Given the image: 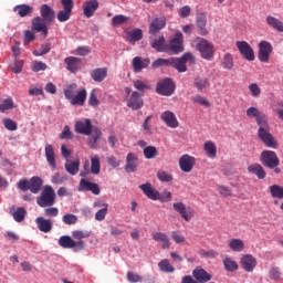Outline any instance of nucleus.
<instances>
[{
  "label": "nucleus",
  "mask_w": 283,
  "mask_h": 283,
  "mask_svg": "<svg viewBox=\"0 0 283 283\" xmlns=\"http://www.w3.org/2000/svg\"><path fill=\"white\" fill-rule=\"evenodd\" d=\"M76 90H78V85L75 83L67 85L64 88V96L71 105L83 107L87 101V90L81 88L78 92Z\"/></svg>",
  "instance_id": "nucleus-1"
},
{
  "label": "nucleus",
  "mask_w": 283,
  "mask_h": 283,
  "mask_svg": "<svg viewBox=\"0 0 283 283\" xmlns=\"http://www.w3.org/2000/svg\"><path fill=\"white\" fill-rule=\"evenodd\" d=\"M258 136L265 147L277 149V139L271 134L268 120L259 125Z\"/></svg>",
  "instance_id": "nucleus-2"
},
{
  "label": "nucleus",
  "mask_w": 283,
  "mask_h": 283,
  "mask_svg": "<svg viewBox=\"0 0 283 283\" xmlns=\"http://www.w3.org/2000/svg\"><path fill=\"white\" fill-rule=\"evenodd\" d=\"M36 202L39 207H42L43 209H45V207L54 206V202H56V192L54 191V188H52V186H44L41 196L36 198Z\"/></svg>",
  "instance_id": "nucleus-3"
},
{
  "label": "nucleus",
  "mask_w": 283,
  "mask_h": 283,
  "mask_svg": "<svg viewBox=\"0 0 283 283\" xmlns=\"http://www.w3.org/2000/svg\"><path fill=\"white\" fill-rule=\"evenodd\" d=\"M196 50L200 53V56L203 57L206 61H211L216 52L211 42H209L205 38L196 39Z\"/></svg>",
  "instance_id": "nucleus-4"
},
{
  "label": "nucleus",
  "mask_w": 283,
  "mask_h": 283,
  "mask_svg": "<svg viewBox=\"0 0 283 283\" xmlns=\"http://www.w3.org/2000/svg\"><path fill=\"white\" fill-rule=\"evenodd\" d=\"M185 38L182 35V32L177 31L175 33V36L170 39L169 43L166 45L167 51L171 54H180V52H185Z\"/></svg>",
  "instance_id": "nucleus-5"
},
{
  "label": "nucleus",
  "mask_w": 283,
  "mask_h": 283,
  "mask_svg": "<svg viewBox=\"0 0 283 283\" xmlns=\"http://www.w3.org/2000/svg\"><path fill=\"white\" fill-rule=\"evenodd\" d=\"M260 163L264 167H268V169H275V167H280V158L273 150H263L260 156Z\"/></svg>",
  "instance_id": "nucleus-6"
},
{
  "label": "nucleus",
  "mask_w": 283,
  "mask_h": 283,
  "mask_svg": "<svg viewBox=\"0 0 283 283\" xmlns=\"http://www.w3.org/2000/svg\"><path fill=\"white\" fill-rule=\"evenodd\" d=\"M125 92L127 94V99H126L127 107L134 111L142 109L144 102H143V97L140 96V93L136 91L132 92V88L129 87H126Z\"/></svg>",
  "instance_id": "nucleus-7"
},
{
  "label": "nucleus",
  "mask_w": 283,
  "mask_h": 283,
  "mask_svg": "<svg viewBox=\"0 0 283 283\" xmlns=\"http://www.w3.org/2000/svg\"><path fill=\"white\" fill-rule=\"evenodd\" d=\"M57 243L62 249H75V251H83L85 249V241H74L70 235H62Z\"/></svg>",
  "instance_id": "nucleus-8"
},
{
  "label": "nucleus",
  "mask_w": 283,
  "mask_h": 283,
  "mask_svg": "<svg viewBox=\"0 0 283 283\" xmlns=\"http://www.w3.org/2000/svg\"><path fill=\"white\" fill-rule=\"evenodd\" d=\"M172 209L174 211L179 213V216L182 218V220H185V222H191L195 214L193 209H191L190 207L187 208V206L182 203V201H177L172 203Z\"/></svg>",
  "instance_id": "nucleus-9"
},
{
  "label": "nucleus",
  "mask_w": 283,
  "mask_h": 283,
  "mask_svg": "<svg viewBox=\"0 0 283 283\" xmlns=\"http://www.w3.org/2000/svg\"><path fill=\"white\" fill-rule=\"evenodd\" d=\"M61 4L63 6V10L57 12V21L60 23H65V21H70V17H72L74 0H61Z\"/></svg>",
  "instance_id": "nucleus-10"
},
{
  "label": "nucleus",
  "mask_w": 283,
  "mask_h": 283,
  "mask_svg": "<svg viewBox=\"0 0 283 283\" xmlns=\"http://www.w3.org/2000/svg\"><path fill=\"white\" fill-rule=\"evenodd\" d=\"M176 90V85L171 78H164L157 83L156 92L160 94V96H171Z\"/></svg>",
  "instance_id": "nucleus-11"
},
{
  "label": "nucleus",
  "mask_w": 283,
  "mask_h": 283,
  "mask_svg": "<svg viewBox=\"0 0 283 283\" xmlns=\"http://www.w3.org/2000/svg\"><path fill=\"white\" fill-rule=\"evenodd\" d=\"M237 49L239 50L241 56L245 59V61H255V52L249 42L247 41H237Z\"/></svg>",
  "instance_id": "nucleus-12"
},
{
  "label": "nucleus",
  "mask_w": 283,
  "mask_h": 283,
  "mask_svg": "<svg viewBox=\"0 0 283 283\" xmlns=\"http://www.w3.org/2000/svg\"><path fill=\"white\" fill-rule=\"evenodd\" d=\"M273 53V45L268 41H261L259 43V53L258 59L261 63H269V59H271V54Z\"/></svg>",
  "instance_id": "nucleus-13"
},
{
  "label": "nucleus",
  "mask_w": 283,
  "mask_h": 283,
  "mask_svg": "<svg viewBox=\"0 0 283 283\" xmlns=\"http://www.w3.org/2000/svg\"><path fill=\"white\" fill-rule=\"evenodd\" d=\"M196 167V157L185 154L179 158V168L184 174H191Z\"/></svg>",
  "instance_id": "nucleus-14"
},
{
  "label": "nucleus",
  "mask_w": 283,
  "mask_h": 283,
  "mask_svg": "<svg viewBox=\"0 0 283 283\" xmlns=\"http://www.w3.org/2000/svg\"><path fill=\"white\" fill-rule=\"evenodd\" d=\"M92 119L82 118L75 123L76 134H82L83 136H92Z\"/></svg>",
  "instance_id": "nucleus-15"
},
{
  "label": "nucleus",
  "mask_w": 283,
  "mask_h": 283,
  "mask_svg": "<svg viewBox=\"0 0 283 283\" xmlns=\"http://www.w3.org/2000/svg\"><path fill=\"white\" fill-rule=\"evenodd\" d=\"M160 118L167 127H170V129H177V127L180 125L178 117H176V114H174L171 111H165L161 113Z\"/></svg>",
  "instance_id": "nucleus-16"
},
{
  "label": "nucleus",
  "mask_w": 283,
  "mask_h": 283,
  "mask_svg": "<svg viewBox=\"0 0 283 283\" xmlns=\"http://www.w3.org/2000/svg\"><path fill=\"white\" fill-rule=\"evenodd\" d=\"M78 191H92L94 196H101V187L96 182L86 179H81Z\"/></svg>",
  "instance_id": "nucleus-17"
},
{
  "label": "nucleus",
  "mask_w": 283,
  "mask_h": 283,
  "mask_svg": "<svg viewBox=\"0 0 283 283\" xmlns=\"http://www.w3.org/2000/svg\"><path fill=\"white\" fill-rule=\"evenodd\" d=\"M241 265L247 273H253L258 266V260L251 254H245L241 258Z\"/></svg>",
  "instance_id": "nucleus-18"
},
{
  "label": "nucleus",
  "mask_w": 283,
  "mask_h": 283,
  "mask_svg": "<svg viewBox=\"0 0 283 283\" xmlns=\"http://www.w3.org/2000/svg\"><path fill=\"white\" fill-rule=\"evenodd\" d=\"M98 10V0H87L83 3V14L86 19H92Z\"/></svg>",
  "instance_id": "nucleus-19"
},
{
  "label": "nucleus",
  "mask_w": 283,
  "mask_h": 283,
  "mask_svg": "<svg viewBox=\"0 0 283 283\" xmlns=\"http://www.w3.org/2000/svg\"><path fill=\"white\" fill-rule=\"evenodd\" d=\"M126 41L130 45H136L138 41H143V30L140 29H132V30H126Z\"/></svg>",
  "instance_id": "nucleus-20"
},
{
  "label": "nucleus",
  "mask_w": 283,
  "mask_h": 283,
  "mask_svg": "<svg viewBox=\"0 0 283 283\" xmlns=\"http://www.w3.org/2000/svg\"><path fill=\"white\" fill-rule=\"evenodd\" d=\"M44 154L46 163L51 167V169H56V154L54 153V146H52V144L45 145Z\"/></svg>",
  "instance_id": "nucleus-21"
},
{
  "label": "nucleus",
  "mask_w": 283,
  "mask_h": 283,
  "mask_svg": "<svg viewBox=\"0 0 283 283\" xmlns=\"http://www.w3.org/2000/svg\"><path fill=\"white\" fill-rule=\"evenodd\" d=\"M139 189H142L143 193L146 196V198H149V200H160V192L154 189L151 184H143L139 186Z\"/></svg>",
  "instance_id": "nucleus-22"
},
{
  "label": "nucleus",
  "mask_w": 283,
  "mask_h": 283,
  "mask_svg": "<svg viewBox=\"0 0 283 283\" xmlns=\"http://www.w3.org/2000/svg\"><path fill=\"white\" fill-rule=\"evenodd\" d=\"M247 117L248 118H256V124L262 125V123H266V115L260 113V109L255 106H251L247 109Z\"/></svg>",
  "instance_id": "nucleus-23"
},
{
  "label": "nucleus",
  "mask_w": 283,
  "mask_h": 283,
  "mask_svg": "<svg viewBox=\"0 0 283 283\" xmlns=\"http://www.w3.org/2000/svg\"><path fill=\"white\" fill-rule=\"evenodd\" d=\"M192 276L199 283H207V282H211V280H212L211 274H209V272H207V270H205L202 268L195 269L192 271Z\"/></svg>",
  "instance_id": "nucleus-24"
},
{
  "label": "nucleus",
  "mask_w": 283,
  "mask_h": 283,
  "mask_svg": "<svg viewBox=\"0 0 283 283\" xmlns=\"http://www.w3.org/2000/svg\"><path fill=\"white\" fill-rule=\"evenodd\" d=\"M32 30L34 32H42L44 34V39L45 36H48V24H45V20H43V18L41 17H35L32 20Z\"/></svg>",
  "instance_id": "nucleus-25"
},
{
  "label": "nucleus",
  "mask_w": 283,
  "mask_h": 283,
  "mask_svg": "<svg viewBox=\"0 0 283 283\" xmlns=\"http://www.w3.org/2000/svg\"><path fill=\"white\" fill-rule=\"evenodd\" d=\"M165 25H167V18H155L149 25L150 34H158V32H160V30H163Z\"/></svg>",
  "instance_id": "nucleus-26"
},
{
  "label": "nucleus",
  "mask_w": 283,
  "mask_h": 283,
  "mask_svg": "<svg viewBox=\"0 0 283 283\" xmlns=\"http://www.w3.org/2000/svg\"><path fill=\"white\" fill-rule=\"evenodd\" d=\"M41 19L45 20L48 23H52L55 19L54 9L48 4H42L40 8Z\"/></svg>",
  "instance_id": "nucleus-27"
},
{
  "label": "nucleus",
  "mask_w": 283,
  "mask_h": 283,
  "mask_svg": "<svg viewBox=\"0 0 283 283\" xmlns=\"http://www.w3.org/2000/svg\"><path fill=\"white\" fill-rule=\"evenodd\" d=\"M248 171L252 174V176H256L259 180H264L266 178V170L260 164H252L248 166Z\"/></svg>",
  "instance_id": "nucleus-28"
},
{
  "label": "nucleus",
  "mask_w": 283,
  "mask_h": 283,
  "mask_svg": "<svg viewBox=\"0 0 283 283\" xmlns=\"http://www.w3.org/2000/svg\"><path fill=\"white\" fill-rule=\"evenodd\" d=\"M138 167V157L134 153H129L126 157L125 169L128 174H134Z\"/></svg>",
  "instance_id": "nucleus-29"
},
{
  "label": "nucleus",
  "mask_w": 283,
  "mask_h": 283,
  "mask_svg": "<svg viewBox=\"0 0 283 283\" xmlns=\"http://www.w3.org/2000/svg\"><path fill=\"white\" fill-rule=\"evenodd\" d=\"M151 61L149 59H143L140 56H136L133 59V70L134 72H143L145 67H149Z\"/></svg>",
  "instance_id": "nucleus-30"
},
{
  "label": "nucleus",
  "mask_w": 283,
  "mask_h": 283,
  "mask_svg": "<svg viewBox=\"0 0 283 283\" xmlns=\"http://www.w3.org/2000/svg\"><path fill=\"white\" fill-rule=\"evenodd\" d=\"M35 223L39 231H42V233H50V231H52V221L50 219L38 217Z\"/></svg>",
  "instance_id": "nucleus-31"
},
{
  "label": "nucleus",
  "mask_w": 283,
  "mask_h": 283,
  "mask_svg": "<svg viewBox=\"0 0 283 283\" xmlns=\"http://www.w3.org/2000/svg\"><path fill=\"white\" fill-rule=\"evenodd\" d=\"M153 240L155 242H161V249H169L171 247V241L165 232H154Z\"/></svg>",
  "instance_id": "nucleus-32"
},
{
  "label": "nucleus",
  "mask_w": 283,
  "mask_h": 283,
  "mask_svg": "<svg viewBox=\"0 0 283 283\" xmlns=\"http://www.w3.org/2000/svg\"><path fill=\"white\" fill-rule=\"evenodd\" d=\"M80 167H81V160L78 159H75L73 161L67 159L64 165L65 171H67L70 176H76V174H78Z\"/></svg>",
  "instance_id": "nucleus-33"
},
{
  "label": "nucleus",
  "mask_w": 283,
  "mask_h": 283,
  "mask_svg": "<svg viewBox=\"0 0 283 283\" xmlns=\"http://www.w3.org/2000/svg\"><path fill=\"white\" fill-rule=\"evenodd\" d=\"M265 22L268 23L269 28H272V30H276V32H283V22L273 17V15H268L265 18Z\"/></svg>",
  "instance_id": "nucleus-34"
},
{
  "label": "nucleus",
  "mask_w": 283,
  "mask_h": 283,
  "mask_svg": "<svg viewBox=\"0 0 283 283\" xmlns=\"http://www.w3.org/2000/svg\"><path fill=\"white\" fill-rule=\"evenodd\" d=\"M91 77L95 83H103L107 78V70L105 67L95 69L91 72Z\"/></svg>",
  "instance_id": "nucleus-35"
},
{
  "label": "nucleus",
  "mask_w": 283,
  "mask_h": 283,
  "mask_svg": "<svg viewBox=\"0 0 283 283\" xmlns=\"http://www.w3.org/2000/svg\"><path fill=\"white\" fill-rule=\"evenodd\" d=\"M228 247L234 253H242L244 251V241L242 239H230Z\"/></svg>",
  "instance_id": "nucleus-36"
},
{
  "label": "nucleus",
  "mask_w": 283,
  "mask_h": 283,
  "mask_svg": "<svg viewBox=\"0 0 283 283\" xmlns=\"http://www.w3.org/2000/svg\"><path fill=\"white\" fill-rule=\"evenodd\" d=\"M203 150L206 151L208 158H211L212 160L218 156V148L216 147V143L211 140H208L203 144Z\"/></svg>",
  "instance_id": "nucleus-37"
},
{
  "label": "nucleus",
  "mask_w": 283,
  "mask_h": 283,
  "mask_svg": "<svg viewBox=\"0 0 283 283\" xmlns=\"http://www.w3.org/2000/svg\"><path fill=\"white\" fill-rule=\"evenodd\" d=\"M41 187H43V179L40 177H32L29 181V191L31 193H39L41 191Z\"/></svg>",
  "instance_id": "nucleus-38"
},
{
  "label": "nucleus",
  "mask_w": 283,
  "mask_h": 283,
  "mask_svg": "<svg viewBox=\"0 0 283 283\" xmlns=\"http://www.w3.org/2000/svg\"><path fill=\"white\" fill-rule=\"evenodd\" d=\"M13 12H17L19 17H28L34 12V8L30 7V4H18L13 8Z\"/></svg>",
  "instance_id": "nucleus-39"
},
{
  "label": "nucleus",
  "mask_w": 283,
  "mask_h": 283,
  "mask_svg": "<svg viewBox=\"0 0 283 283\" xmlns=\"http://www.w3.org/2000/svg\"><path fill=\"white\" fill-rule=\"evenodd\" d=\"M64 63H66L69 72L75 74V72H78V63H81V59L69 56L64 60Z\"/></svg>",
  "instance_id": "nucleus-40"
},
{
  "label": "nucleus",
  "mask_w": 283,
  "mask_h": 283,
  "mask_svg": "<svg viewBox=\"0 0 283 283\" xmlns=\"http://www.w3.org/2000/svg\"><path fill=\"white\" fill-rule=\"evenodd\" d=\"M171 67H175V70H177V72H187V64L185 63L184 60H181V57H172L170 59V64Z\"/></svg>",
  "instance_id": "nucleus-41"
},
{
  "label": "nucleus",
  "mask_w": 283,
  "mask_h": 283,
  "mask_svg": "<svg viewBox=\"0 0 283 283\" xmlns=\"http://www.w3.org/2000/svg\"><path fill=\"white\" fill-rule=\"evenodd\" d=\"M151 48H154V50L157 52H167V43H165V36L159 35L158 39L154 40L151 42Z\"/></svg>",
  "instance_id": "nucleus-42"
},
{
  "label": "nucleus",
  "mask_w": 283,
  "mask_h": 283,
  "mask_svg": "<svg viewBox=\"0 0 283 283\" xmlns=\"http://www.w3.org/2000/svg\"><path fill=\"white\" fill-rule=\"evenodd\" d=\"M91 174H93V176L101 174V157H98V155L91 157Z\"/></svg>",
  "instance_id": "nucleus-43"
},
{
  "label": "nucleus",
  "mask_w": 283,
  "mask_h": 283,
  "mask_svg": "<svg viewBox=\"0 0 283 283\" xmlns=\"http://www.w3.org/2000/svg\"><path fill=\"white\" fill-rule=\"evenodd\" d=\"M158 269L159 271H161V273H174L176 271V268H174V265H171V263L167 259H163L158 263Z\"/></svg>",
  "instance_id": "nucleus-44"
},
{
  "label": "nucleus",
  "mask_w": 283,
  "mask_h": 283,
  "mask_svg": "<svg viewBox=\"0 0 283 283\" xmlns=\"http://www.w3.org/2000/svg\"><path fill=\"white\" fill-rule=\"evenodd\" d=\"M15 107L17 106H14V101L12 99V97H8L4 98L0 104V112H2L3 114L4 112H8V109H14Z\"/></svg>",
  "instance_id": "nucleus-45"
},
{
  "label": "nucleus",
  "mask_w": 283,
  "mask_h": 283,
  "mask_svg": "<svg viewBox=\"0 0 283 283\" xmlns=\"http://www.w3.org/2000/svg\"><path fill=\"white\" fill-rule=\"evenodd\" d=\"M144 156L147 160H151L158 156V149L155 146H147L144 148Z\"/></svg>",
  "instance_id": "nucleus-46"
},
{
  "label": "nucleus",
  "mask_w": 283,
  "mask_h": 283,
  "mask_svg": "<svg viewBox=\"0 0 283 283\" xmlns=\"http://www.w3.org/2000/svg\"><path fill=\"white\" fill-rule=\"evenodd\" d=\"M270 193L272 198H277L279 200L283 199V187L277 185H272L270 187Z\"/></svg>",
  "instance_id": "nucleus-47"
},
{
  "label": "nucleus",
  "mask_w": 283,
  "mask_h": 283,
  "mask_svg": "<svg viewBox=\"0 0 283 283\" xmlns=\"http://www.w3.org/2000/svg\"><path fill=\"white\" fill-rule=\"evenodd\" d=\"M209 85V78L206 77H197L195 78V87L199 92H202L203 90H207V86Z\"/></svg>",
  "instance_id": "nucleus-48"
},
{
  "label": "nucleus",
  "mask_w": 283,
  "mask_h": 283,
  "mask_svg": "<svg viewBox=\"0 0 283 283\" xmlns=\"http://www.w3.org/2000/svg\"><path fill=\"white\" fill-rule=\"evenodd\" d=\"M134 87L139 92H145V90H151V84L147 81L136 80L134 81Z\"/></svg>",
  "instance_id": "nucleus-49"
},
{
  "label": "nucleus",
  "mask_w": 283,
  "mask_h": 283,
  "mask_svg": "<svg viewBox=\"0 0 283 283\" xmlns=\"http://www.w3.org/2000/svg\"><path fill=\"white\" fill-rule=\"evenodd\" d=\"M222 65H223V70H233L234 62H233V55H231V53L224 54Z\"/></svg>",
  "instance_id": "nucleus-50"
},
{
  "label": "nucleus",
  "mask_w": 283,
  "mask_h": 283,
  "mask_svg": "<svg viewBox=\"0 0 283 283\" xmlns=\"http://www.w3.org/2000/svg\"><path fill=\"white\" fill-rule=\"evenodd\" d=\"M90 232H84L82 230H75L72 232V239L77 240V242H83V240H85V238H90Z\"/></svg>",
  "instance_id": "nucleus-51"
},
{
  "label": "nucleus",
  "mask_w": 283,
  "mask_h": 283,
  "mask_svg": "<svg viewBox=\"0 0 283 283\" xmlns=\"http://www.w3.org/2000/svg\"><path fill=\"white\" fill-rule=\"evenodd\" d=\"M92 136L90 138L88 145H91V147H95L96 143H98V138H101V129L98 128H92Z\"/></svg>",
  "instance_id": "nucleus-52"
},
{
  "label": "nucleus",
  "mask_w": 283,
  "mask_h": 283,
  "mask_svg": "<svg viewBox=\"0 0 283 283\" xmlns=\"http://www.w3.org/2000/svg\"><path fill=\"white\" fill-rule=\"evenodd\" d=\"M67 181V177L66 175H61V172H55L52 177H51V182L53 185H63V182Z\"/></svg>",
  "instance_id": "nucleus-53"
},
{
  "label": "nucleus",
  "mask_w": 283,
  "mask_h": 283,
  "mask_svg": "<svg viewBox=\"0 0 283 283\" xmlns=\"http://www.w3.org/2000/svg\"><path fill=\"white\" fill-rule=\"evenodd\" d=\"M223 264L226 268V271H238V263L235 261H233L231 258H227L223 260Z\"/></svg>",
  "instance_id": "nucleus-54"
},
{
  "label": "nucleus",
  "mask_w": 283,
  "mask_h": 283,
  "mask_svg": "<svg viewBox=\"0 0 283 283\" xmlns=\"http://www.w3.org/2000/svg\"><path fill=\"white\" fill-rule=\"evenodd\" d=\"M157 178L160 180V182H171L174 180V177L171 174L165 171V170H159L157 172Z\"/></svg>",
  "instance_id": "nucleus-55"
},
{
  "label": "nucleus",
  "mask_w": 283,
  "mask_h": 283,
  "mask_svg": "<svg viewBox=\"0 0 283 283\" xmlns=\"http://www.w3.org/2000/svg\"><path fill=\"white\" fill-rule=\"evenodd\" d=\"M127 21H129V18L123 14H117L115 17H113L112 19V25L116 27V25H123V23H127Z\"/></svg>",
  "instance_id": "nucleus-56"
},
{
  "label": "nucleus",
  "mask_w": 283,
  "mask_h": 283,
  "mask_svg": "<svg viewBox=\"0 0 283 283\" xmlns=\"http://www.w3.org/2000/svg\"><path fill=\"white\" fill-rule=\"evenodd\" d=\"M25 209L24 208H18L14 212H13V220H15V222H23V220H25Z\"/></svg>",
  "instance_id": "nucleus-57"
},
{
  "label": "nucleus",
  "mask_w": 283,
  "mask_h": 283,
  "mask_svg": "<svg viewBox=\"0 0 283 283\" xmlns=\"http://www.w3.org/2000/svg\"><path fill=\"white\" fill-rule=\"evenodd\" d=\"M249 91L253 98H260V94H262V88H260V86L256 83L250 84Z\"/></svg>",
  "instance_id": "nucleus-58"
},
{
  "label": "nucleus",
  "mask_w": 283,
  "mask_h": 283,
  "mask_svg": "<svg viewBox=\"0 0 283 283\" xmlns=\"http://www.w3.org/2000/svg\"><path fill=\"white\" fill-rule=\"evenodd\" d=\"M88 105L91 107H98V105H101V101L96 97V88H94L90 94Z\"/></svg>",
  "instance_id": "nucleus-59"
},
{
  "label": "nucleus",
  "mask_w": 283,
  "mask_h": 283,
  "mask_svg": "<svg viewBox=\"0 0 283 283\" xmlns=\"http://www.w3.org/2000/svg\"><path fill=\"white\" fill-rule=\"evenodd\" d=\"M77 221L78 217L72 213L64 214L62 218V222H64V224H76Z\"/></svg>",
  "instance_id": "nucleus-60"
},
{
  "label": "nucleus",
  "mask_w": 283,
  "mask_h": 283,
  "mask_svg": "<svg viewBox=\"0 0 283 283\" xmlns=\"http://www.w3.org/2000/svg\"><path fill=\"white\" fill-rule=\"evenodd\" d=\"M3 125L9 132H17L18 129L17 122L12 120L11 118H4Z\"/></svg>",
  "instance_id": "nucleus-61"
},
{
  "label": "nucleus",
  "mask_w": 283,
  "mask_h": 283,
  "mask_svg": "<svg viewBox=\"0 0 283 283\" xmlns=\"http://www.w3.org/2000/svg\"><path fill=\"white\" fill-rule=\"evenodd\" d=\"M169 65H170V60H167V59H157L153 62V67L155 70H157V67H163V66L169 67Z\"/></svg>",
  "instance_id": "nucleus-62"
},
{
  "label": "nucleus",
  "mask_w": 283,
  "mask_h": 283,
  "mask_svg": "<svg viewBox=\"0 0 283 283\" xmlns=\"http://www.w3.org/2000/svg\"><path fill=\"white\" fill-rule=\"evenodd\" d=\"M31 70L32 72H45V70H48V64L36 61L33 63Z\"/></svg>",
  "instance_id": "nucleus-63"
},
{
  "label": "nucleus",
  "mask_w": 283,
  "mask_h": 283,
  "mask_svg": "<svg viewBox=\"0 0 283 283\" xmlns=\"http://www.w3.org/2000/svg\"><path fill=\"white\" fill-rule=\"evenodd\" d=\"M52 50V46L50 44H42L41 50L33 51L34 56H43L44 54H48Z\"/></svg>",
  "instance_id": "nucleus-64"
}]
</instances>
